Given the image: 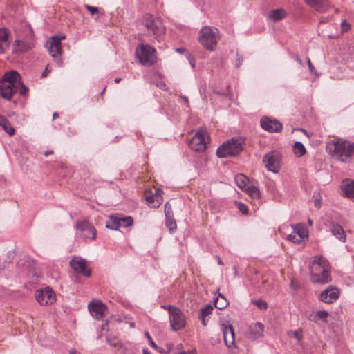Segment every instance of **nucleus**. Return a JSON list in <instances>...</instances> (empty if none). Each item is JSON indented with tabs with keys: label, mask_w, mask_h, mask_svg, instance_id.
Segmentation results:
<instances>
[{
	"label": "nucleus",
	"mask_w": 354,
	"mask_h": 354,
	"mask_svg": "<svg viewBox=\"0 0 354 354\" xmlns=\"http://www.w3.org/2000/svg\"><path fill=\"white\" fill-rule=\"evenodd\" d=\"M17 91L21 95H25L28 91L21 82V75L15 71L6 73L0 80V95L10 100Z\"/></svg>",
	"instance_id": "1"
},
{
	"label": "nucleus",
	"mask_w": 354,
	"mask_h": 354,
	"mask_svg": "<svg viewBox=\"0 0 354 354\" xmlns=\"http://www.w3.org/2000/svg\"><path fill=\"white\" fill-rule=\"evenodd\" d=\"M311 280L324 284L330 280V266L328 261L322 256L314 257L310 264Z\"/></svg>",
	"instance_id": "2"
},
{
	"label": "nucleus",
	"mask_w": 354,
	"mask_h": 354,
	"mask_svg": "<svg viewBox=\"0 0 354 354\" xmlns=\"http://www.w3.org/2000/svg\"><path fill=\"white\" fill-rule=\"evenodd\" d=\"M327 149L333 158L348 162L354 153V143L341 139L332 140L327 144Z\"/></svg>",
	"instance_id": "3"
},
{
	"label": "nucleus",
	"mask_w": 354,
	"mask_h": 354,
	"mask_svg": "<svg viewBox=\"0 0 354 354\" xmlns=\"http://www.w3.org/2000/svg\"><path fill=\"white\" fill-rule=\"evenodd\" d=\"M221 39L219 30L214 26L203 27L198 34V42L209 51H214Z\"/></svg>",
	"instance_id": "4"
},
{
	"label": "nucleus",
	"mask_w": 354,
	"mask_h": 354,
	"mask_svg": "<svg viewBox=\"0 0 354 354\" xmlns=\"http://www.w3.org/2000/svg\"><path fill=\"white\" fill-rule=\"evenodd\" d=\"M136 57L144 66H151L156 60V50L149 44H140L136 48Z\"/></svg>",
	"instance_id": "5"
},
{
	"label": "nucleus",
	"mask_w": 354,
	"mask_h": 354,
	"mask_svg": "<svg viewBox=\"0 0 354 354\" xmlns=\"http://www.w3.org/2000/svg\"><path fill=\"white\" fill-rule=\"evenodd\" d=\"M145 27L155 39L160 41L165 32V28L160 18L153 17L150 15H146L143 19Z\"/></svg>",
	"instance_id": "6"
},
{
	"label": "nucleus",
	"mask_w": 354,
	"mask_h": 354,
	"mask_svg": "<svg viewBox=\"0 0 354 354\" xmlns=\"http://www.w3.org/2000/svg\"><path fill=\"white\" fill-rule=\"evenodd\" d=\"M243 139L232 138L220 146L216 151V154L220 158L235 156L243 150Z\"/></svg>",
	"instance_id": "7"
},
{
	"label": "nucleus",
	"mask_w": 354,
	"mask_h": 354,
	"mask_svg": "<svg viewBox=\"0 0 354 354\" xmlns=\"http://www.w3.org/2000/svg\"><path fill=\"white\" fill-rule=\"evenodd\" d=\"M209 136L206 131L199 129L196 131L194 135L188 140L189 148L196 152H203L207 149L209 142Z\"/></svg>",
	"instance_id": "8"
},
{
	"label": "nucleus",
	"mask_w": 354,
	"mask_h": 354,
	"mask_svg": "<svg viewBox=\"0 0 354 354\" xmlns=\"http://www.w3.org/2000/svg\"><path fill=\"white\" fill-rule=\"evenodd\" d=\"M65 36H53L48 39L46 47L48 53L57 62L59 66L62 65L61 41L65 39Z\"/></svg>",
	"instance_id": "9"
},
{
	"label": "nucleus",
	"mask_w": 354,
	"mask_h": 354,
	"mask_svg": "<svg viewBox=\"0 0 354 354\" xmlns=\"http://www.w3.org/2000/svg\"><path fill=\"white\" fill-rule=\"evenodd\" d=\"M162 193L160 189L154 186L146 189L144 197L147 205L153 208L158 207L163 201Z\"/></svg>",
	"instance_id": "10"
},
{
	"label": "nucleus",
	"mask_w": 354,
	"mask_h": 354,
	"mask_svg": "<svg viewBox=\"0 0 354 354\" xmlns=\"http://www.w3.org/2000/svg\"><path fill=\"white\" fill-rule=\"evenodd\" d=\"M69 265L75 273L86 277L91 276L90 265L86 259L80 257H75L70 261Z\"/></svg>",
	"instance_id": "11"
},
{
	"label": "nucleus",
	"mask_w": 354,
	"mask_h": 354,
	"mask_svg": "<svg viewBox=\"0 0 354 354\" xmlns=\"http://www.w3.org/2000/svg\"><path fill=\"white\" fill-rule=\"evenodd\" d=\"M133 221L131 216H111L109 221L106 222V227L118 230L120 227H127L133 225Z\"/></svg>",
	"instance_id": "12"
},
{
	"label": "nucleus",
	"mask_w": 354,
	"mask_h": 354,
	"mask_svg": "<svg viewBox=\"0 0 354 354\" xmlns=\"http://www.w3.org/2000/svg\"><path fill=\"white\" fill-rule=\"evenodd\" d=\"M169 322L173 330L177 331L185 328L186 322L183 312L178 308H171Z\"/></svg>",
	"instance_id": "13"
},
{
	"label": "nucleus",
	"mask_w": 354,
	"mask_h": 354,
	"mask_svg": "<svg viewBox=\"0 0 354 354\" xmlns=\"http://www.w3.org/2000/svg\"><path fill=\"white\" fill-rule=\"evenodd\" d=\"M37 301L43 306L53 304L56 301L53 289H37L35 292Z\"/></svg>",
	"instance_id": "14"
},
{
	"label": "nucleus",
	"mask_w": 354,
	"mask_h": 354,
	"mask_svg": "<svg viewBox=\"0 0 354 354\" xmlns=\"http://www.w3.org/2000/svg\"><path fill=\"white\" fill-rule=\"evenodd\" d=\"M263 162L269 171L277 173L280 169V154L277 151L270 152L264 157Z\"/></svg>",
	"instance_id": "15"
},
{
	"label": "nucleus",
	"mask_w": 354,
	"mask_h": 354,
	"mask_svg": "<svg viewBox=\"0 0 354 354\" xmlns=\"http://www.w3.org/2000/svg\"><path fill=\"white\" fill-rule=\"evenodd\" d=\"M308 232L304 224H297L293 227L292 232L288 235V239L292 243H299L308 239Z\"/></svg>",
	"instance_id": "16"
},
{
	"label": "nucleus",
	"mask_w": 354,
	"mask_h": 354,
	"mask_svg": "<svg viewBox=\"0 0 354 354\" xmlns=\"http://www.w3.org/2000/svg\"><path fill=\"white\" fill-rule=\"evenodd\" d=\"M88 309L95 319L101 320L104 317L106 306L99 300H93L88 303Z\"/></svg>",
	"instance_id": "17"
},
{
	"label": "nucleus",
	"mask_w": 354,
	"mask_h": 354,
	"mask_svg": "<svg viewBox=\"0 0 354 354\" xmlns=\"http://www.w3.org/2000/svg\"><path fill=\"white\" fill-rule=\"evenodd\" d=\"M76 227L83 232L85 239L94 240L96 237V230L88 221H77Z\"/></svg>",
	"instance_id": "18"
},
{
	"label": "nucleus",
	"mask_w": 354,
	"mask_h": 354,
	"mask_svg": "<svg viewBox=\"0 0 354 354\" xmlns=\"http://www.w3.org/2000/svg\"><path fill=\"white\" fill-rule=\"evenodd\" d=\"M261 127L269 132H279L282 129V124L278 120L265 117L261 120Z\"/></svg>",
	"instance_id": "19"
},
{
	"label": "nucleus",
	"mask_w": 354,
	"mask_h": 354,
	"mask_svg": "<svg viewBox=\"0 0 354 354\" xmlns=\"http://www.w3.org/2000/svg\"><path fill=\"white\" fill-rule=\"evenodd\" d=\"M339 297V289H324L319 295V299L326 304L335 301Z\"/></svg>",
	"instance_id": "20"
},
{
	"label": "nucleus",
	"mask_w": 354,
	"mask_h": 354,
	"mask_svg": "<svg viewBox=\"0 0 354 354\" xmlns=\"http://www.w3.org/2000/svg\"><path fill=\"white\" fill-rule=\"evenodd\" d=\"M10 32L6 28H0V54L5 53L10 48Z\"/></svg>",
	"instance_id": "21"
},
{
	"label": "nucleus",
	"mask_w": 354,
	"mask_h": 354,
	"mask_svg": "<svg viewBox=\"0 0 354 354\" xmlns=\"http://www.w3.org/2000/svg\"><path fill=\"white\" fill-rule=\"evenodd\" d=\"M314 10L319 12H325L331 8L328 0H305Z\"/></svg>",
	"instance_id": "22"
},
{
	"label": "nucleus",
	"mask_w": 354,
	"mask_h": 354,
	"mask_svg": "<svg viewBox=\"0 0 354 354\" xmlns=\"http://www.w3.org/2000/svg\"><path fill=\"white\" fill-rule=\"evenodd\" d=\"M33 48V44L27 41L16 39L12 44V53L15 54L27 52Z\"/></svg>",
	"instance_id": "23"
},
{
	"label": "nucleus",
	"mask_w": 354,
	"mask_h": 354,
	"mask_svg": "<svg viewBox=\"0 0 354 354\" xmlns=\"http://www.w3.org/2000/svg\"><path fill=\"white\" fill-rule=\"evenodd\" d=\"M222 330L225 345L227 347H230L234 345L235 339L232 326L223 325Z\"/></svg>",
	"instance_id": "24"
},
{
	"label": "nucleus",
	"mask_w": 354,
	"mask_h": 354,
	"mask_svg": "<svg viewBox=\"0 0 354 354\" xmlns=\"http://www.w3.org/2000/svg\"><path fill=\"white\" fill-rule=\"evenodd\" d=\"M264 331V326L259 322L254 323L249 327V336L250 339H257L261 336Z\"/></svg>",
	"instance_id": "25"
},
{
	"label": "nucleus",
	"mask_w": 354,
	"mask_h": 354,
	"mask_svg": "<svg viewBox=\"0 0 354 354\" xmlns=\"http://www.w3.org/2000/svg\"><path fill=\"white\" fill-rule=\"evenodd\" d=\"M329 314L326 310H318L316 313L312 312L308 316V319L310 322L317 323L318 320H322L324 323H327V318Z\"/></svg>",
	"instance_id": "26"
},
{
	"label": "nucleus",
	"mask_w": 354,
	"mask_h": 354,
	"mask_svg": "<svg viewBox=\"0 0 354 354\" xmlns=\"http://www.w3.org/2000/svg\"><path fill=\"white\" fill-rule=\"evenodd\" d=\"M330 231L333 236L342 242H345L346 236L345 232L342 227L337 223H333L331 225Z\"/></svg>",
	"instance_id": "27"
},
{
	"label": "nucleus",
	"mask_w": 354,
	"mask_h": 354,
	"mask_svg": "<svg viewBox=\"0 0 354 354\" xmlns=\"http://www.w3.org/2000/svg\"><path fill=\"white\" fill-rule=\"evenodd\" d=\"M286 16L287 12L283 8L272 10L268 12V18L273 21H280L286 18Z\"/></svg>",
	"instance_id": "28"
},
{
	"label": "nucleus",
	"mask_w": 354,
	"mask_h": 354,
	"mask_svg": "<svg viewBox=\"0 0 354 354\" xmlns=\"http://www.w3.org/2000/svg\"><path fill=\"white\" fill-rule=\"evenodd\" d=\"M342 190L348 198H354V181L348 179L342 182Z\"/></svg>",
	"instance_id": "29"
},
{
	"label": "nucleus",
	"mask_w": 354,
	"mask_h": 354,
	"mask_svg": "<svg viewBox=\"0 0 354 354\" xmlns=\"http://www.w3.org/2000/svg\"><path fill=\"white\" fill-rule=\"evenodd\" d=\"M0 126L5 130V131L10 136L14 135L15 133V129L11 126L8 119L2 115H0Z\"/></svg>",
	"instance_id": "30"
},
{
	"label": "nucleus",
	"mask_w": 354,
	"mask_h": 354,
	"mask_svg": "<svg viewBox=\"0 0 354 354\" xmlns=\"http://www.w3.org/2000/svg\"><path fill=\"white\" fill-rule=\"evenodd\" d=\"M293 152L297 157H301L306 153L304 145L300 142H296L292 147Z\"/></svg>",
	"instance_id": "31"
},
{
	"label": "nucleus",
	"mask_w": 354,
	"mask_h": 354,
	"mask_svg": "<svg viewBox=\"0 0 354 354\" xmlns=\"http://www.w3.org/2000/svg\"><path fill=\"white\" fill-rule=\"evenodd\" d=\"M235 180L237 186L241 189L244 190L248 186V178L243 174H239L236 176Z\"/></svg>",
	"instance_id": "32"
},
{
	"label": "nucleus",
	"mask_w": 354,
	"mask_h": 354,
	"mask_svg": "<svg viewBox=\"0 0 354 354\" xmlns=\"http://www.w3.org/2000/svg\"><path fill=\"white\" fill-rule=\"evenodd\" d=\"M228 304L227 300L221 294H219L218 296L214 299V306L216 308L220 310L227 307Z\"/></svg>",
	"instance_id": "33"
},
{
	"label": "nucleus",
	"mask_w": 354,
	"mask_h": 354,
	"mask_svg": "<svg viewBox=\"0 0 354 354\" xmlns=\"http://www.w3.org/2000/svg\"><path fill=\"white\" fill-rule=\"evenodd\" d=\"M243 191L245 192L252 198H259V190L257 187L254 185H248L246 189H245Z\"/></svg>",
	"instance_id": "34"
},
{
	"label": "nucleus",
	"mask_w": 354,
	"mask_h": 354,
	"mask_svg": "<svg viewBox=\"0 0 354 354\" xmlns=\"http://www.w3.org/2000/svg\"><path fill=\"white\" fill-rule=\"evenodd\" d=\"M213 307L211 305H206L200 310L199 316L208 317L212 313Z\"/></svg>",
	"instance_id": "35"
},
{
	"label": "nucleus",
	"mask_w": 354,
	"mask_h": 354,
	"mask_svg": "<svg viewBox=\"0 0 354 354\" xmlns=\"http://www.w3.org/2000/svg\"><path fill=\"white\" fill-rule=\"evenodd\" d=\"M252 303L261 310H266L268 308V304L264 300H262V299L253 300Z\"/></svg>",
	"instance_id": "36"
},
{
	"label": "nucleus",
	"mask_w": 354,
	"mask_h": 354,
	"mask_svg": "<svg viewBox=\"0 0 354 354\" xmlns=\"http://www.w3.org/2000/svg\"><path fill=\"white\" fill-rule=\"evenodd\" d=\"M166 225L171 232H172L176 228L175 221L171 218L170 216L166 218Z\"/></svg>",
	"instance_id": "37"
},
{
	"label": "nucleus",
	"mask_w": 354,
	"mask_h": 354,
	"mask_svg": "<svg viewBox=\"0 0 354 354\" xmlns=\"http://www.w3.org/2000/svg\"><path fill=\"white\" fill-rule=\"evenodd\" d=\"M84 7L91 15H95L99 12V9L97 7H93L89 5H85Z\"/></svg>",
	"instance_id": "38"
},
{
	"label": "nucleus",
	"mask_w": 354,
	"mask_h": 354,
	"mask_svg": "<svg viewBox=\"0 0 354 354\" xmlns=\"http://www.w3.org/2000/svg\"><path fill=\"white\" fill-rule=\"evenodd\" d=\"M301 330H296V331H290L288 334L297 339L299 342L301 340L302 335L301 334Z\"/></svg>",
	"instance_id": "39"
},
{
	"label": "nucleus",
	"mask_w": 354,
	"mask_h": 354,
	"mask_svg": "<svg viewBox=\"0 0 354 354\" xmlns=\"http://www.w3.org/2000/svg\"><path fill=\"white\" fill-rule=\"evenodd\" d=\"M341 28L342 32H347L350 30L351 25L346 20H344L341 24Z\"/></svg>",
	"instance_id": "40"
},
{
	"label": "nucleus",
	"mask_w": 354,
	"mask_h": 354,
	"mask_svg": "<svg viewBox=\"0 0 354 354\" xmlns=\"http://www.w3.org/2000/svg\"><path fill=\"white\" fill-rule=\"evenodd\" d=\"M237 207L241 212L243 214H246L248 213V207L245 205L239 203H237Z\"/></svg>",
	"instance_id": "41"
},
{
	"label": "nucleus",
	"mask_w": 354,
	"mask_h": 354,
	"mask_svg": "<svg viewBox=\"0 0 354 354\" xmlns=\"http://www.w3.org/2000/svg\"><path fill=\"white\" fill-rule=\"evenodd\" d=\"M165 213L166 218L170 216V214H171V206L169 203H167L165 205Z\"/></svg>",
	"instance_id": "42"
},
{
	"label": "nucleus",
	"mask_w": 354,
	"mask_h": 354,
	"mask_svg": "<svg viewBox=\"0 0 354 354\" xmlns=\"http://www.w3.org/2000/svg\"><path fill=\"white\" fill-rule=\"evenodd\" d=\"M146 335L149 339V345L154 348H157V345L156 344V343L152 340L151 337H150L149 334L148 333H146Z\"/></svg>",
	"instance_id": "43"
},
{
	"label": "nucleus",
	"mask_w": 354,
	"mask_h": 354,
	"mask_svg": "<svg viewBox=\"0 0 354 354\" xmlns=\"http://www.w3.org/2000/svg\"><path fill=\"white\" fill-rule=\"evenodd\" d=\"M161 307L164 309L168 310L169 315L171 314V308H177V307L171 305H162Z\"/></svg>",
	"instance_id": "44"
},
{
	"label": "nucleus",
	"mask_w": 354,
	"mask_h": 354,
	"mask_svg": "<svg viewBox=\"0 0 354 354\" xmlns=\"http://www.w3.org/2000/svg\"><path fill=\"white\" fill-rule=\"evenodd\" d=\"M307 63H308V66L310 71L311 73H313L315 71V67L313 66V65L309 58L307 59Z\"/></svg>",
	"instance_id": "45"
},
{
	"label": "nucleus",
	"mask_w": 354,
	"mask_h": 354,
	"mask_svg": "<svg viewBox=\"0 0 354 354\" xmlns=\"http://www.w3.org/2000/svg\"><path fill=\"white\" fill-rule=\"evenodd\" d=\"M199 318L201 320L202 324L204 326H206L207 324V322L209 320L208 319H207V317L199 316Z\"/></svg>",
	"instance_id": "46"
},
{
	"label": "nucleus",
	"mask_w": 354,
	"mask_h": 354,
	"mask_svg": "<svg viewBox=\"0 0 354 354\" xmlns=\"http://www.w3.org/2000/svg\"><path fill=\"white\" fill-rule=\"evenodd\" d=\"M48 67L47 66L45 69V71H44V73H42L41 75V77H46L47 76V73H48Z\"/></svg>",
	"instance_id": "47"
},
{
	"label": "nucleus",
	"mask_w": 354,
	"mask_h": 354,
	"mask_svg": "<svg viewBox=\"0 0 354 354\" xmlns=\"http://www.w3.org/2000/svg\"><path fill=\"white\" fill-rule=\"evenodd\" d=\"M58 117V113L57 112L53 114V120H55Z\"/></svg>",
	"instance_id": "48"
},
{
	"label": "nucleus",
	"mask_w": 354,
	"mask_h": 354,
	"mask_svg": "<svg viewBox=\"0 0 354 354\" xmlns=\"http://www.w3.org/2000/svg\"><path fill=\"white\" fill-rule=\"evenodd\" d=\"M69 354H80V353L79 352H77L75 350H72L69 352Z\"/></svg>",
	"instance_id": "49"
},
{
	"label": "nucleus",
	"mask_w": 354,
	"mask_h": 354,
	"mask_svg": "<svg viewBox=\"0 0 354 354\" xmlns=\"http://www.w3.org/2000/svg\"><path fill=\"white\" fill-rule=\"evenodd\" d=\"M218 258V263L221 266H223V262L221 261V259L219 257Z\"/></svg>",
	"instance_id": "50"
},
{
	"label": "nucleus",
	"mask_w": 354,
	"mask_h": 354,
	"mask_svg": "<svg viewBox=\"0 0 354 354\" xmlns=\"http://www.w3.org/2000/svg\"><path fill=\"white\" fill-rule=\"evenodd\" d=\"M120 81H121V78H120V77H117L115 79V82L116 83H119Z\"/></svg>",
	"instance_id": "51"
},
{
	"label": "nucleus",
	"mask_w": 354,
	"mask_h": 354,
	"mask_svg": "<svg viewBox=\"0 0 354 354\" xmlns=\"http://www.w3.org/2000/svg\"><path fill=\"white\" fill-rule=\"evenodd\" d=\"M143 353L144 354H151L149 351H148L147 349H143Z\"/></svg>",
	"instance_id": "52"
},
{
	"label": "nucleus",
	"mask_w": 354,
	"mask_h": 354,
	"mask_svg": "<svg viewBox=\"0 0 354 354\" xmlns=\"http://www.w3.org/2000/svg\"><path fill=\"white\" fill-rule=\"evenodd\" d=\"M297 60L299 64H302L301 59L299 57H297Z\"/></svg>",
	"instance_id": "53"
},
{
	"label": "nucleus",
	"mask_w": 354,
	"mask_h": 354,
	"mask_svg": "<svg viewBox=\"0 0 354 354\" xmlns=\"http://www.w3.org/2000/svg\"><path fill=\"white\" fill-rule=\"evenodd\" d=\"M183 50H184V49H183V48H177V49H176V51L180 52V53H183Z\"/></svg>",
	"instance_id": "54"
},
{
	"label": "nucleus",
	"mask_w": 354,
	"mask_h": 354,
	"mask_svg": "<svg viewBox=\"0 0 354 354\" xmlns=\"http://www.w3.org/2000/svg\"><path fill=\"white\" fill-rule=\"evenodd\" d=\"M188 354H196V351H189V352H187Z\"/></svg>",
	"instance_id": "55"
},
{
	"label": "nucleus",
	"mask_w": 354,
	"mask_h": 354,
	"mask_svg": "<svg viewBox=\"0 0 354 354\" xmlns=\"http://www.w3.org/2000/svg\"><path fill=\"white\" fill-rule=\"evenodd\" d=\"M178 354H188V353L185 352V351H182V352H180Z\"/></svg>",
	"instance_id": "56"
},
{
	"label": "nucleus",
	"mask_w": 354,
	"mask_h": 354,
	"mask_svg": "<svg viewBox=\"0 0 354 354\" xmlns=\"http://www.w3.org/2000/svg\"><path fill=\"white\" fill-rule=\"evenodd\" d=\"M308 223H309V225H312L313 221L310 219H308Z\"/></svg>",
	"instance_id": "57"
},
{
	"label": "nucleus",
	"mask_w": 354,
	"mask_h": 354,
	"mask_svg": "<svg viewBox=\"0 0 354 354\" xmlns=\"http://www.w3.org/2000/svg\"><path fill=\"white\" fill-rule=\"evenodd\" d=\"M50 153H52V152H51V151H46V152L45 153V155H46V156H47L48 154H50Z\"/></svg>",
	"instance_id": "58"
},
{
	"label": "nucleus",
	"mask_w": 354,
	"mask_h": 354,
	"mask_svg": "<svg viewBox=\"0 0 354 354\" xmlns=\"http://www.w3.org/2000/svg\"><path fill=\"white\" fill-rule=\"evenodd\" d=\"M315 206H317L318 207H319V203H316Z\"/></svg>",
	"instance_id": "59"
},
{
	"label": "nucleus",
	"mask_w": 354,
	"mask_h": 354,
	"mask_svg": "<svg viewBox=\"0 0 354 354\" xmlns=\"http://www.w3.org/2000/svg\"><path fill=\"white\" fill-rule=\"evenodd\" d=\"M315 206H317L318 207H319V203H316Z\"/></svg>",
	"instance_id": "60"
}]
</instances>
